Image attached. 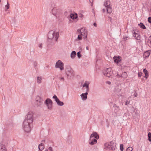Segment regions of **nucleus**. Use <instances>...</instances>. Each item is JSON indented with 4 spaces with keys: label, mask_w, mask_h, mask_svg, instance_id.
I'll list each match as a JSON object with an SVG mask.
<instances>
[{
    "label": "nucleus",
    "mask_w": 151,
    "mask_h": 151,
    "mask_svg": "<svg viewBox=\"0 0 151 151\" xmlns=\"http://www.w3.org/2000/svg\"><path fill=\"white\" fill-rule=\"evenodd\" d=\"M59 36V32L54 30L50 31L48 34V37L49 39L53 40L55 41H57Z\"/></svg>",
    "instance_id": "f257e3e1"
},
{
    "label": "nucleus",
    "mask_w": 151,
    "mask_h": 151,
    "mask_svg": "<svg viewBox=\"0 0 151 151\" xmlns=\"http://www.w3.org/2000/svg\"><path fill=\"white\" fill-rule=\"evenodd\" d=\"M99 136L96 132H94L90 136L89 143L91 145H93L97 142V139H99Z\"/></svg>",
    "instance_id": "f03ea898"
},
{
    "label": "nucleus",
    "mask_w": 151,
    "mask_h": 151,
    "mask_svg": "<svg viewBox=\"0 0 151 151\" xmlns=\"http://www.w3.org/2000/svg\"><path fill=\"white\" fill-rule=\"evenodd\" d=\"M32 123H29L27 121H24L23 123L22 127L24 130L25 132H30Z\"/></svg>",
    "instance_id": "7ed1b4c3"
},
{
    "label": "nucleus",
    "mask_w": 151,
    "mask_h": 151,
    "mask_svg": "<svg viewBox=\"0 0 151 151\" xmlns=\"http://www.w3.org/2000/svg\"><path fill=\"white\" fill-rule=\"evenodd\" d=\"M115 144L114 142H107L104 144V148L106 150H114L115 149Z\"/></svg>",
    "instance_id": "20e7f679"
},
{
    "label": "nucleus",
    "mask_w": 151,
    "mask_h": 151,
    "mask_svg": "<svg viewBox=\"0 0 151 151\" xmlns=\"http://www.w3.org/2000/svg\"><path fill=\"white\" fill-rule=\"evenodd\" d=\"M103 73L105 76L109 78H111L113 75V70L110 68H107L104 70Z\"/></svg>",
    "instance_id": "39448f33"
},
{
    "label": "nucleus",
    "mask_w": 151,
    "mask_h": 151,
    "mask_svg": "<svg viewBox=\"0 0 151 151\" xmlns=\"http://www.w3.org/2000/svg\"><path fill=\"white\" fill-rule=\"evenodd\" d=\"M45 104H46L47 109L51 110L52 107V102L50 99H47L45 101Z\"/></svg>",
    "instance_id": "423d86ee"
},
{
    "label": "nucleus",
    "mask_w": 151,
    "mask_h": 151,
    "mask_svg": "<svg viewBox=\"0 0 151 151\" xmlns=\"http://www.w3.org/2000/svg\"><path fill=\"white\" fill-rule=\"evenodd\" d=\"M33 115L32 112H29L27 115L26 119L24 121H27L29 123H32L33 122Z\"/></svg>",
    "instance_id": "0eeeda50"
},
{
    "label": "nucleus",
    "mask_w": 151,
    "mask_h": 151,
    "mask_svg": "<svg viewBox=\"0 0 151 151\" xmlns=\"http://www.w3.org/2000/svg\"><path fill=\"white\" fill-rule=\"evenodd\" d=\"M80 32L84 38H86L87 36V30L84 27L82 28L80 30Z\"/></svg>",
    "instance_id": "6e6552de"
},
{
    "label": "nucleus",
    "mask_w": 151,
    "mask_h": 151,
    "mask_svg": "<svg viewBox=\"0 0 151 151\" xmlns=\"http://www.w3.org/2000/svg\"><path fill=\"white\" fill-rule=\"evenodd\" d=\"M55 67L57 68H59L61 70H63L64 69V64L60 60H59L56 62Z\"/></svg>",
    "instance_id": "1a4fd4ad"
},
{
    "label": "nucleus",
    "mask_w": 151,
    "mask_h": 151,
    "mask_svg": "<svg viewBox=\"0 0 151 151\" xmlns=\"http://www.w3.org/2000/svg\"><path fill=\"white\" fill-rule=\"evenodd\" d=\"M121 87L119 86H117L115 87L114 89V91L115 94L118 96L120 95V96L121 95L119 94V93L121 92Z\"/></svg>",
    "instance_id": "9d476101"
},
{
    "label": "nucleus",
    "mask_w": 151,
    "mask_h": 151,
    "mask_svg": "<svg viewBox=\"0 0 151 151\" xmlns=\"http://www.w3.org/2000/svg\"><path fill=\"white\" fill-rule=\"evenodd\" d=\"M133 35L135 39L137 40H140L141 39L140 34L139 32L137 31L133 32Z\"/></svg>",
    "instance_id": "9b49d317"
},
{
    "label": "nucleus",
    "mask_w": 151,
    "mask_h": 151,
    "mask_svg": "<svg viewBox=\"0 0 151 151\" xmlns=\"http://www.w3.org/2000/svg\"><path fill=\"white\" fill-rule=\"evenodd\" d=\"M53 98L55 99V100L58 105L60 106H62L63 105V103L62 101H60L55 95H54L53 96Z\"/></svg>",
    "instance_id": "f8f14e48"
},
{
    "label": "nucleus",
    "mask_w": 151,
    "mask_h": 151,
    "mask_svg": "<svg viewBox=\"0 0 151 151\" xmlns=\"http://www.w3.org/2000/svg\"><path fill=\"white\" fill-rule=\"evenodd\" d=\"M90 84V83L88 81H86L85 82L83 85V87H85L86 89V91L88 92L89 90V88L88 86L89 84Z\"/></svg>",
    "instance_id": "ddd939ff"
},
{
    "label": "nucleus",
    "mask_w": 151,
    "mask_h": 151,
    "mask_svg": "<svg viewBox=\"0 0 151 151\" xmlns=\"http://www.w3.org/2000/svg\"><path fill=\"white\" fill-rule=\"evenodd\" d=\"M78 15L76 13H73L71 14L70 15V18L73 20L76 19L78 18Z\"/></svg>",
    "instance_id": "4468645a"
},
{
    "label": "nucleus",
    "mask_w": 151,
    "mask_h": 151,
    "mask_svg": "<svg viewBox=\"0 0 151 151\" xmlns=\"http://www.w3.org/2000/svg\"><path fill=\"white\" fill-rule=\"evenodd\" d=\"M114 62L115 63H118L121 60L120 57L119 56H115L113 58Z\"/></svg>",
    "instance_id": "2eb2a0df"
},
{
    "label": "nucleus",
    "mask_w": 151,
    "mask_h": 151,
    "mask_svg": "<svg viewBox=\"0 0 151 151\" xmlns=\"http://www.w3.org/2000/svg\"><path fill=\"white\" fill-rule=\"evenodd\" d=\"M36 101L37 102V104L38 105H41L43 101L42 99H41L40 96H37L36 98Z\"/></svg>",
    "instance_id": "dca6fc26"
},
{
    "label": "nucleus",
    "mask_w": 151,
    "mask_h": 151,
    "mask_svg": "<svg viewBox=\"0 0 151 151\" xmlns=\"http://www.w3.org/2000/svg\"><path fill=\"white\" fill-rule=\"evenodd\" d=\"M151 53V50H149L145 52L144 54V57L146 58H147Z\"/></svg>",
    "instance_id": "f3484780"
},
{
    "label": "nucleus",
    "mask_w": 151,
    "mask_h": 151,
    "mask_svg": "<svg viewBox=\"0 0 151 151\" xmlns=\"http://www.w3.org/2000/svg\"><path fill=\"white\" fill-rule=\"evenodd\" d=\"M88 92L86 91V92L84 93H82L81 95V98L83 100H86L87 98V95H88Z\"/></svg>",
    "instance_id": "a211bd4d"
},
{
    "label": "nucleus",
    "mask_w": 151,
    "mask_h": 151,
    "mask_svg": "<svg viewBox=\"0 0 151 151\" xmlns=\"http://www.w3.org/2000/svg\"><path fill=\"white\" fill-rule=\"evenodd\" d=\"M143 71L144 73L145 74V76L144 77L145 78H147L149 76V74L147 70H146V69L145 68L143 69Z\"/></svg>",
    "instance_id": "6ab92c4d"
},
{
    "label": "nucleus",
    "mask_w": 151,
    "mask_h": 151,
    "mask_svg": "<svg viewBox=\"0 0 151 151\" xmlns=\"http://www.w3.org/2000/svg\"><path fill=\"white\" fill-rule=\"evenodd\" d=\"M45 147L43 144L41 143L38 146V148L39 150L40 151H42L44 148Z\"/></svg>",
    "instance_id": "aec40b11"
},
{
    "label": "nucleus",
    "mask_w": 151,
    "mask_h": 151,
    "mask_svg": "<svg viewBox=\"0 0 151 151\" xmlns=\"http://www.w3.org/2000/svg\"><path fill=\"white\" fill-rule=\"evenodd\" d=\"M0 151H7L6 147L4 145H1L0 146Z\"/></svg>",
    "instance_id": "412c9836"
},
{
    "label": "nucleus",
    "mask_w": 151,
    "mask_h": 151,
    "mask_svg": "<svg viewBox=\"0 0 151 151\" xmlns=\"http://www.w3.org/2000/svg\"><path fill=\"white\" fill-rule=\"evenodd\" d=\"M105 6L106 7H108V6H110V2L109 0H106L104 4Z\"/></svg>",
    "instance_id": "4be33fe9"
},
{
    "label": "nucleus",
    "mask_w": 151,
    "mask_h": 151,
    "mask_svg": "<svg viewBox=\"0 0 151 151\" xmlns=\"http://www.w3.org/2000/svg\"><path fill=\"white\" fill-rule=\"evenodd\" d=\"M37 82L38 84H40L42 82V77L41 76H38L37 78Z\"/></svg>",
    "instance_id": "5701e85b"
},
{
    "label": "nucleus",
    "mask_w": 151,
    "mask_h": 151,
    "mask_svg": "<svg viewBox=\"0 0 151 151\" xmlns=\"http://www.w3.org/2000/svg\"><path fill=\"white\" fill-rule=\"evenodd\" d=\"M121 77L122 78H126L127 77V74L126 72H124L122 73Z\"/></svg>",
    "instance_id": "b1692460"
},
{
    "label": "nucleus",
    "mask_w": 151,
    "mask_h": 151,
    "mask_svg": "<svg viewBox=\"0 0 151 151\" xmlns=\"http://www.w3.org/2000/svg\"><path fill=\"white\" fill-rule=\"evenodd\" d=\"M76 55V52L75 51H73L71 54L70 56L73 59Z\"/></svg>",
    "instance_id": "393cba45"
},
{
    "label": "nucleus",
    "mask_w": 151,
    "mask_h": 151,
    "mask_svg": "<svg viewBox=\"0 0 151 151\" xmlns=\"http://www.w3.org/2000/svg\"><path fill=\"white\" fill-rule=\"evenodd\" d=\"M147 44L149 47H151V36L149 37L148 40L147 42Z\"/></svg>",
    "instance_id": "a878e982"
},
{
    "label": "nucleus",
    "mask_w": 151,
    "mask_h": 151,
    "mask_svg": "<svg viewBox=\"0 0 151 151\" xmlns=\"http://www.w3.org/2000/svg\"><path fill=\"white\" fill-rule=\"evenodd\" d=\"M107 12L109 14H110L112 12V9L111 6H108L106 8Z\"/></svg>",
    "instance_id": "bb28decb"
},
{
    "label": "nucleus",
    "mask_w": 151,
    "mask_h": 151,
    "mask_svg": "<svg viewBox=\"0 0 151 151\" xmlns=\"http://www.w3.org/2000/svg\"><path fill=\"white\" fill-rule=\"evenodd\" d=\"M9 8V4L8 2H7V4L5 5L4 7V10L6 12L7 11L8 9Z\"/></svg>",
    "instance_id": "cd10ccee"
},
{
    "label": "nucleus",
    "mask_w": 151,
    "mask_h": 151,
    "mask_svg": "<svg viewBox=\"0 0 151 151\" xmlns=\"http://www.w3.org/2000/svg\"><path fill=\"white\" fill-rule=\"evenodd\" d=\"M139 26L141 28H142L143 29H145L146 27L144 25L143 23H141L139 24Z\"/></svg>",
    "instance_id": "c85d7f7f"
},
{
    "label": "nucleus",
    "mask_w": 151,
    "mask_h": 151,
    "mask_svg": "<svg viewBox=\"0 0 151 151\" xmlns=\"http://www.w3.org/2000/svg\"><path fill=\"white\" fill-rule=\"evenodd\" d=\"M148 140L149 141H151V133L149 132L148 134Z\"/></svg>",
    "instance_id": "c756f323"
},
{
    "label": "nucleus",
    "mask_w": 151,
    "mask_h": 151,
    "mask_svg": "<svg viewBox=\"0 0 151 151\" xmlns=\"http://www.w3.org/2000/svg\"><path fill=\"white\" fill-rule=\"evenodd\" d=\"M120 148L121 151H123L124 150L123 145L122 144H121L120 145Z\"/></svg>",
    "instance_id": "7c9ffc66"
},
{
    "label": "nucleus",
    "mask_w": 151,
    "mask_h": 151,
    "mask_svg": "<svg viewBox=\"0 0 151 151\" xmlns=\"http://www.w3.org/2000/svg\"><path fill=\"white\" fill-rule=\"evenodd\" d=\"M133 148L131 147H129L127 149V151H132Z\"/></svg>",
    "instance_id": "2f4dec72"
},
{
    "label": "nucleus",
    "mask_w": 151,
    "mask_h": 151,
    "mask_svg": "<svg viewBox=\"0 0 151 151\" xmlns=\"http://www.w3.org/2000/svg\"><path fill=\"white\" fill-rule=\"evenodd\" d=\"M81 35H79L78 36V38H77V40H81L82 39V38L81 37Z\"/></svg>",
    "instance_id": "473e14b6"
},
{
    "label": "nucleus",
    "mask_w": 151,
    "mask_h": 151,
    "mask_svg": "<svg viewBox=\"0 0 151 151\" xmlns=\"http://www.w3.org/2000/svg\"><path fill=\"white\" fill-rule=\"evenodd\" d=\"M45 151H53L52 147H50L48 149L46 150Z\"/></svg>",
    "instance_id": "72a5a7b5"
},
{
    "label": "nucleus",
    "mask_w": 151,
    "mask_h": 151,
    "mask_svg": "<svg viewBox=\"0 0 151 151\" xmlns=\"http://www.w3.org/2000/svg\"><path fill=\"white\" fill-rule=\"evenodd\" d=\"M142 75V73L141 72H139L138 73V76L139 77H141Z\"/></svg>",
    "instance_id": "f704fd0d"
},
{
    "label": "nucleus",
    "mask_w": 151,
    "mask_h": 151,
    "mask_svg": "<svg viewBox=\"0 0 151 151\" xmlns=\"http://www.w3.org/2000/svg\"><path fill=\"white\" fill-rule=\"evenodd\" d=\"M77 54L78 57V58H80L81 57V55L80 54V52H78L77 53Z\"/></svg>",
    "instance_id": "c9c22d12"
},
{
    "label": "nucleus",
    "mask_w": 151,
    "mask_h": 151,
    "mask_svg": "<svg viewBox=\"0 0 151 151\" xmlns=\"http://www.w3.org/2000/svg\"><path fill=\"white\" fill-rule=\"evenodd\" d=\"M59 79L61 81H63L64 80V78L62 77H60L59 78Z\"/></svg>",
    "instance_id": "e433bc0d"
},
{
    "label": "nucleus",
    "mask_w": 151,
    "mask_h": 151,
    "mask_svg": "<svg viewBox=\"0 0 151 151\" xmlns=\"http://www.w3.org/2000/svg\"><path fill=\"white\" fill-rule=\"evenodd\" d=\"M129 103H130V101H125V105H127L128 104H129Z\"/></svg>",
    "instance_id": "4c0bfd02"
},
{
    "label": "nucleus",
    "mask_w": 151,
    "mask_h": 151,
    "mask_svg": "<svg viewBox=\"0 0 151 151\" xmlns=\"http://www.w3.org/2000/svg\"><path fill=\"white\" fill-rule=\"evenodd\" d=\"M148 21L149 23H151V17H149L148 18Z\"/></svg>",
    "instance_id": "58836bf2"
},
{
    "label": "nucleus",
    "mask_w": 151,
    "mask_h": 151,
    "mask_svg": "<svg viewBox=\"0 0 151 151\" xmlns=\"http://www.w3.org/2000/svg\"><path fill=\"white\" fill-rule=\"evenodd\" d=\"M106 83L109 85H110L111 83V82L110 81H107L106 82Z\"/></svg>",
    "instance_id": "ea45409f"
},
{
    "label": "nucleus",
    "mask_w": 151,
    "mask_h": 151,
    "mask_svg": "<svg viewBox=\"0 0 151 151\" xmlns=\"http://www.w3.org/2000/svg\"><path fill=\"white\" fill-rule=\"evenodd\" d=\"M93 25L95 27H97V24L96 23H94L93 24Z\"/></svg>",
    "instance_id": "a19ab883"
},
{
    "label": "nucleus",
    "mask_w": 151,
    "mask_h": 151,
    "mask_svg": "<svg viewBox=\"0 0 151 151\" xmlns=\"http://www.w3.org/2000/svg\"><path fill=\"white\" fill-rule=\"evenodd\" d=\"M134 95L135 97H136L137 96V94L134 93Z\"/></svg>",
    "instance_id": "79ce46f5"
},
{
    "label": "nucleus",
    "mask_w": 151,
    "mask_h": 151,
    "mask_svg": "<svg viewBox=\"0 0 151 151\" xmlns=\"http://www.w3.org/2000/svg\"><path fill=\"white\" fill-rule=\"evenodd\" d=\"M55 9H52V12L53 13H54V11H55Z\"/></svg>",
    "instance_id": "37998d69"
},
{
    "label": "nucleus",
    "mask_w": 151,
    "mask_h": 151,
    "mask_svg": "<svg viewBox=\"0 0 151 151\" xmlns=\"http://www.w3.org/2000/svg\"><path fill=\"white\" fill-rule=\"evenodd\" d=\"M42 44H40L39 46V47H42Z\"/></svg>",
    "instance_id": "c03bdc74"
},
{
    "label": "nucleus",
    "mask_w": 151,
    "mask_h": 151,
    "mask_svg": "<svg viewBox=\"0 0 151 151\" xmlns=\"http://www.w3.org/2000/svg\"><path fill=\"white\" fill-rule=\"evenodd\" d=\"M90 0V1L91 3H92V2H93V0Z\"/></svg>",
    "instance_id": "a18cd8bd"
},
{
    "label": "nucleus",
    "mask_w": 151,
    "mask_h": 151,
    "mask_svg": "<svg viewBox=\"0 0 151 151\" xmlns=\"http://www.w3.org/2000/svg\"><path fill=\"white\" fill-rule=\"evenodd\" d=\"M116 76L118 77H120V76L119 75V74H117L116 75Z\"/></svg>",
    "instance_id": "49530a36"
},
{
    "label": "nucleus",
    "mask_w": 151,
    "mask_h": 151,
    "mask_svg": "<svg viewBox=\"0 0 151 151\" xmlns=\"http://www.w3.org/2000/svg\"><path fill=\"white\" fill-rule=\"evenodd\" d=\"M86 49L87 50H88V47H86Z\"/></svg>",
    "instance_id": "de8ad7c7"
},
{
    "label": "nucleus",
    "mask_w": 151,
    "mask_h": 151,
    "mask_svg": "<svg viewBox=\"0 0 151 151\" xmlns=\"http://www.w3.org/2000/svg\"><path fill=\"white\" fill-rule=\"evenodd\" d=\"M103 11L104 12H105V9H103Z\"/></svg>",
    "instance_id": "09e8293b"
},
{
    "label": "nucleus",
    "mask_w": 151,
    "mask_h": 151,
    "mask_svg": "<svg viewBox=\"0 0 151 151\" xmlns=\"http://www.w3.org/2000/svg\"><path fill=\"white\" fill-rule=\"evenodd\" d=\"M70 71L71 72H73V70H72L71 69H70Z\"/></svg>",
    "instance_id": "8fccbe9b"
},
{
    "label": "nucleus",
    "mask_w": 151,
    "mask_h": 151,
    "mask_svg": "<svg viewBox=\"0 0 151 151\" xmlns=\"http://www.w3.org/2000/svg\"><path fill=\"white\" fill-rule=\"evenodd\" d=\"M83 16V15H82L81 14V17H82Z\"/></svg>",
    "instance_id": "3c124183"
}]
</instances>
